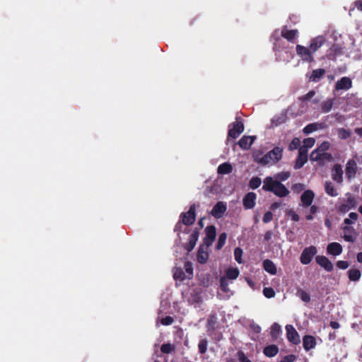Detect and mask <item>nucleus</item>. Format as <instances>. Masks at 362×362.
Returning a JSON list of instances; mask_svg holds the SVG:
<instances>
[{"instance_id":"f257e3e1","label":"nucleus","mask_w":362,"mask_h":362,"mask_svg":"<svg viewBox=\"0 0 362 362\" xmlns=\"http://www.w3.org/2000/svg\"><path fill=\"white\" fill-rule=\"evenodd\" d=\"M262 189L265 192H272L279 197H285L290 192L284 184L279 180H274L270 176L264 179Z\"/></svg>"},{"instance_id":"f03ea898","label":"nucleus","mask_w":362,"mask_h":362,"mask_svg":"<svg viewBox=\"0 0 362 362\" xmlns=\"http://www.w3.org/2000/svg\"><path fill=\"white\" fill-rule=\"evenodd\" d=\"M283 148L276 146L264 156L256 153L254 154V160L262 165L274 164L278 163L282 158Z\"/></svg>"},{"instance_id":"7ed1b4c3","label":"nucleus","mask_w":362,"mask_h":362,"mask_svg":"<svg viewBox=\"0 0 362 362\" xmlns=\"http://www.w3.org/2000/svg\"><path fill=\"white\" fill-rule=\"evenodd\" d=\"M230 126H232L231 128L229 129L228 132V139L232 138L233 139L238 138L245 129V127L243 124L241 118H236V121L233 122Z\"/></svg>"},{"instance_id":"20e7f679","label":"nucleus","mask_w":362,"mask_h":362,"mask_svg":"<svg viewBox=\"0 0 362 362\" xmlns=\"http://www.w3.org/2000/svg\"><path fill=\"white\" fill-rule=\"evenodd\" d=\"M317 252V250L315 246L311 245L310 247H305L303 250L300 257V261L301 264L304 265L310 264Z\"/></svg>"},{"instance_id":"39448f33","label":"nucleus","mask_w":362,"mask_h":362,"mask_svg":"<svg viewBox=\"0 0 362 362\" xmlns=\"http://www.w3.org/2000/svg\"><path fill=\"white\" fill-rule=\"evenodd\" d=\"M196 206L192 204L187 212L182 213L180 218H182V223L185 226L192 225L196 220Z\"/></svg>"},{"instance_id":"423d86ee","label":"nucleus","mask_w":362,"mask_h":362,"mask_svg":"<svg viewBox=\"0 0 362 362\" xmlns=\"http://www.w3.org/2000/svg\"><path fill=\"white\" fill-rule=\"evenodd\" d=\"M297 54L301 58L303 62L311 63L314 62L313 54L308 47H304L300 45H297L296 47Z\"/></svg>"},{"instance_id":"0eeeda50","label":"nucleus","mask_w":362,"mask_h":362,"mask_svg":"<svg viewBox=\"0 0 362 362\" xmlns=\"http://www.w3.org/2000/svg\"><path fill=\"white\" fill-rule=\"evenodd\" d=\"M227 210V204L225 202H218L211 211V215L218 219L223 217Z\"/></svg>"},{"instance_id":"6e6552de","label":"nucleus","mask_w":362,"mask_h":362,"mask_svg":"<svg viewBox=\"0 0 362 362\" xmlns=\"http://www.w3.org/2000/svg\"><path fill=\"white\" fill-rule=\"evenodd\" d=\"M206 236L204 238V243L209 247L214 243L216 236V228L214 225L206 226L205 228Z\"/></svg>"},{"instance_id":"1a4fd4ad","label":"nucleus","mask_w":362,"mask_h":362,"mask_svg":"<svg viewBox=\"0 0 362 362\" xmlns=\"http://www.w3.org/2000/svg\"><path fill=\"white\" fill-rule=\"evenodd\" d=\"M288 340L293 344H298L300 342V336L296 329L291 325L286 326Z\"/></svg>"},{"instance_id":"9d476101","label":"nucleus","mask_w":362,"mask_h":362,"mask_svg":"<svg viewBox=\"0 0 362 362\" xmlns=\"http://www.w3.org/2000/svg\"><path fill=\"white\" fill-rule=\"evenodd\" d=\"M257 195L255 192L247 193L243 199V205L245 209H252L256 204Z\"/></svg>"},{"instance_id":"9b49d317","label":"nucleus","mask_w":362,"mask_h":362,"mask_svg":"<svg viewBox=\"0 0 362 362\" xmlns=\"http://www.w3.org/2000/svg\"><path fill=\"white\" fill-rule=\"evenodd\" d=\"M316 263L322 267L325 270L329 272L333 270V264L332 262L324 255H317L315 257Z\"/></svg>"},{"instance_id":"f8f14e48","label":"nucleus","mask_w":362,"mask_h":362,"mask_svg":"<svg viewBox=\"0 0 362 362\" xmlns=\"http://www.w3.org/2000/svg\"><path fill=\"white\" fill-rule=\"evenodd\" d=\"M356 205V202L355 198L353 196L349 195L348 198L344 202V203L339 206L338 209L341 213H346L350 209H354Z\"/></svg>"},{"instance_id":"ddd939ff","label":"nucleus","mask_w":362,"mask_h":362,"mask_svg":"<svg viewBox=\"0 0 362 362\" xmlns=\"http://www.w3.org/2000/svg\"><path fill=\"white\" fill-rule=\"evenodd\" d=\"M357 172V163L353 160L350 159L346 164L345 174L349 180L355 177Z\"/></svg>"},{"instance_id":"4468645a","label":"nucleus","mask_w":362,"mask_h":362,"mask_svg":"<svg viewBox=\"0 0 362 362\" xmlns=\"http://www.w3.org/2000/svg\"><path fill=\"white\" fill-rule=\"evenodd\" d=\"M315 197L314 192L310 189L305 190L300 196L301 205L303 207L311 206Z\"/></svg>"},{"instance_id":"2eb2a0df","label":"nucleus","mask_w":362,"mask_h":362,"mask_svg":"<svg viewBox=\"0 0 362 362\" xmlns=\"http://www.w3.org/2000/svg\"><path fill=\"white\" fill-rule=\"evenodd\" d=\"M352 81L347 76H344L338 80L335 83V90H349L352 87Z\"/></svg>"},{"instance_id":"dca6fc26","label":"nucleus","mask_w":362,"mask_h":362,"mask_svg":"<svg viewBox=\"0 0 362 362\" xmlns=\"http://www.w3.org/2000/svg\"><path fill=\"white\" fill-rule=\"evenodd\" d=\"M325 42V37L322 35H319L316 37L313 38L310 40V43L308 47L311 53L313 54L315 52H316L318 50V49L320 48L323 45Z\"/></svg>"},{"instance_id":"f3484780","label":"nucleus","mask_w":362,"mask_h":362,"mask_svg":"<svg viewBox=\"0 0 362 362\" xmlns=\"http://www.w3.org/2000/svg\"><path fill=\"white\" fill-rule=\"evenodd\" d=\"M199 235V231L197 228L194 229L189 235L188 243L185 245V249L188 252L192 251L194 248Z\"/></svg>"},{"instance_id":"a211bd4d","label":"nucleus","mask_w":362,"mask_h":362,"mask_svg":"<svg viewBox=\"0 0 362 362\" xmlns=\"http://www.w3.org/2000/svg\"><path fill=\"white\" fill-rule=\"evenodd\" d=\"M343 250L342 246L337 242L328 244L327 247V252L328 255L338 256L341 254Z\"/></svg>"},{"instance_id":"6ab92c4d","label":"nucleus","mask_w":362,"mask_h":362,"mask_svg":"<svg viewBox=\"0 0 362 362\" xmlns=\"http://www.w3.org/2000/svg\"><path fill=\"white\" fill-rule=\"evenodd\" d=\"M332 178L337 183L343 181V170L340 164H335L332 168Z\"/></svg>"},{"instance_id":"aec40b11","label":"nucleus","mask_w":362,"mask_h":362,"mask_svg":"<svg viewBox=\"0 0 362 362\" xmlns=\"http://www.w3.org/2000/svg\"><path fill=\"white\" fill-rule=\"evenodd\" d=\"M189 304L200 303L203 301L202 292L200 289H194L188 297Z\"/></svg>"},{"instance_id":"412c9836","label":"nucleus","mask_w":362,"mask_h":362,"mask_svg":"<svg viewBox=\"0 0 362 362\" xmlns=\"http://www.w3.org/2000/svg\"><path fill=\"white\" fill-rule=\"evenodd\" d=\"M256 136H243L238 141V145L243 150H248L253 144Z\"/></svg>"},{"instance_id":"4be33fe9","label":"nucleus","mask_w":362,"mask_h":362,"mask_svg":"<svg viewBox=\"0 0 362 362\" xmlns=\"http://www.w3.org/2000/svg\"><path fill=\"white\" fill-rule=\"evenodd\" d=\"M303 346L305 351H310L316 346V339L312 335H305L303 338Z\"/></svg>"},{"instance_id":"5701e85b","label":"nucleus","mask_w":362,"mask_h":362,"mask_svg":"<svg viewBox=\"0 0 362 362\" xmlns=\"http://www.w3.org/2000/svg\"><path fill=\"white\" fill-rule=\"evenodd\" d=\"M298 33V30H288L285 26L281 30V36L286 39L288 42H293L296 37Z\"/></svg>"},{"instance_id":"b1692460","label":"nucleus","mask_w":362,"mask_h":362,"mask_svg":"<svg viewBox=\"0 0 362 362\" xmlns=\"http://www.w3.org/2000/svg\"><path fill=\"white\" fill-rule=\"evenodd\" d=\"M281 334V326L274 322L271 327L270 336L272 340L273 341H278V339L280 338Z\"/></svg>"},{"instance_id":"393cba45","label":"nucleus","mask_w":362,"mask_h":362,"mask_svg":"<svg viewBox=\"0 0 362 362\" xmlns=\"http://www.w3.org/2000/svg\"><path fill=\"white\" fill-rule=\"evenodd\" d=\"M325 127L324 123L314 122L306 125L303 129V132L306 134L313 133L318 129H322Z\"/></svg>"},{"instance_id":"a878e982","label":"nucleus","mask_w":362,"mask_h":362,"mask_svg":"<svg viewBox=\"0 0 362 362\" xmlns=\"http://www.w3.org/2000/svg\"><path fill=\"white\" fill-rule=\"evenodd\" d=\"M325 73L326 71L324 69H314L309 76V81L312 82H318L325 76Z\"/></svg>"},{"instance_id":"bb28decb","label":"nucleus","mask_w":362,"mask_h":362,"mask_svg":"<svg viewBox=\"0 0 362 362\" xmlns=\"http://www.w3.org/2000/svg\"><path fill=\"white\" fill-rule=\"evenodd\" d=\"M279 349V347L275 344H271L265 346L263 349V354L269 358H272L277 355Z\"/></svg>"},{"instance_id":"cd10ccee","label":"nucleus","mask_w":362,"mask_h":362,"mask_svg":"<svg viewBox=\"0 0 362 362\" xmlns=\"http://www.w3.org/2000/svg\"><path fill=\"white\" fill-rule=\"evenodd\" d=\"M264 269L272 275H275L277 272L275 264L270 259H265L263 262Z\"/></svg>"},{"instance_id":"c85d7f7f","label":"nucleus","mask_w":362,"mask_h":362,"mask_svg":"<svg viewBox=\"0 0 362 362\" xmlns=\"http://www.w3.org/2000/svg\"><path fill=\"white\" fill-rule=\"evenodd\" d=\"M233 167L229 163H223L218 167L217 173L220 175H227L232 172Z\"/></svg>"},{"instance_id":"c756f323","label":"nucleus","mask_w":362,"mask_h":362,"mask_svg":"<svg viewBox=\"0 0 362 362\" xmlns=\"http://www.w3.org/2000/svg\"><path fill=\"white\" fill-rule=\"evenodd\" d=\"M325 192L331 197H337L338 195L337 189H335V187L330 181L325 182Z\"/></svg>"},{"instance_id":"7c9ffc66","label":"nucleus","mask_w":362,"mask_h":362,"mask_svg":"<svg viewBox=\"0 0 362 362\" xmlns=\"http://www.w3.org/2000/svg\"><path fill=\"white\" fill-rule=\"evenodd\" d=\"M348 276L350 281H357L361 276V273L358 269H350L348 271Z\"/></svg>"},{"instance_id":"2f4dec72","label":"nucleus","mask_w":362,"mask_h":362,"mask_svg":"<svg viewBox=\"0 0 362 362\" xmlns=\"http://www.w3.org/2000/svg\"><path fill=\"white\" fill-rule=\"evenodd\" d=\"M334 101V98H332V99H327V100L323 101L321 103V111H322V112H323V113L329 112L332 110V108L333 107Z\"/></svg>"},{"instance_id":"473e14b6","label":"nucleus","mask_w":362,"mask_h":362,"mask_svg":"<svg viewBox=\"0 0 362 362\" xmlns=\"http://www.w3.org/2000/svg\"><path fill=\"white\" fill-rule=\"evenodd\" d=\"M197 262L200 264H205L209 258V253L199 247L197 252Z\"/></svg>"},{"instance_id":"72a5a7b5","label":"nucleus","mask_w":362,"mask_h":362,"mask_svg":"<svg viewBox=\"0 0 362 362\" xmlns=\"http://www.w3.org/2000/svg\"><path fill=\"white\" fill-rule=\"evenodd\" d=\"M333 160L332 155L327 152H321L320 160H318V165H324L327 162H331Z\"/></svg>"},{"instance_id":"f704fd0d","label":"nucleus","mask_w":362,"mask_h":362,"mask_svg":"<svg viewBox=\"0 0 362 362\" xmlns=\"http://www.w3.org/2000/svg\"><path fill=\"white\" fill-rule=\"evenodd\" d=\"M239 270L237 268H230L226 271V276L228 279H236L239 276Z\"/></svg>"},{"instance_id":"c9c22d12","label":"nucleus","mask_w":362,"mask_h":362,"mask_svg":"<svg viewBox=\"0 0 362 362\" xmlns=\"http://www.w3.org/2000/svg\"><path fill=\"white\" fill-rule=\"evenodd\" d=\"M307 161L308 157L298 155L294 164V169L298 170L301 168L307 163Z\"/></svg>"},{"instance_id":"e433bc0d","label":"nucleus","mask_w":362,"mask_h":362,"mask_svg":"<svg viewBox=\"0 0 362 362\" xmlns=\"http://www.w3.org/2000/svg\"><path fill=\"white\" fill-rule=\"evenodd\" d=\"M354 229L352 227H349V226H345L344 228V231L345 232V234L344 235V240H346V242H350V243H354L356 240V238L354 237L351 234H347L346 233L347 232H351L353 231Z\"/></svg>"},{"instance_id":"4c0bfd02","label":"nucleus","mask_w":362,"mask_h":362,"mask_svg":"<svg viewBox=\"0 0 362 362\" xmlns=\"http://www.w3.org/2000/svg\"><path fill=\"white\" fill-rule=\"evenodd\" d=\"M262 183V180L259 177H253L249 182V187L252 189H257Z\"/></svg>"},{"instance_id":"58836bf2","label":"nucleus","mask_w":362,"mask_h":362,"mask_svg":"<svg viewBox=\"0 0 362 362\" xmlns=\"http://www.w3.org/2000/svg\"><path fill=\"white\" fill-rule=\"evenodd\" d=\"M297 294L303 302L309 303L310 301V294L304 290L299 288L297 291Z\"/></svg>"},{"instance_id":"ea45409f","label":"nucleus","mask_w":362,"mask_h":362,"mask_svg":"<svg viewBox=\"0 0 362 362\" xmlns=\"http://www.w3.org/2000/svg\"><path fill=\"white\" fill-rule=\"evenodd\" d=\"M338 136L341 139H346L350 137L351 132L344 128H339L337 129Z\"/></svg>"},{"instance_id":"a19ab883","label":"nucleus","mask_w":362,"mask_h":362,"mask_svg":"<svg viewBox=\"0 0 362 362\" xmlns=\"http://www.w3.org/2000/svg\"><path fill=\"white\" fill-rule=\"evenodd\" d=\"M226 238L227 235L226 233H222L219 235L218 243L216 246L217 250H221L223 247L226 243Z\"/></svg>"},{"instance_id":"79ce46f5","label":"nucleus","mask_w":362,"mask_h":362,"mask_svg":"<svg viewBox=\"0 0 362 362\" xmlns=\"http://www.w3.org/2000/svg\"><path fill=\"white\" fill-rule=\"evenodd\" d=\"M208 341L206 339H201L198 344L199 352L204 354L207 350Z\"/></svg>"},{"instance_id":"37998d69","label":"nucleus","mask_w":362,"mask_h":362,"mask_svg":"<svg viewBox=\"0 0 362 362\" xmlns=\"http://www.w3.org/2000/svg\"><path fill=\"white\" fill-rule=\"evenodd\" d=\"M185 272L187 274V276L188 279H191L193 276V267L192 264L189 262H186L185 263Z\"/></svg>"},{"instance_id":"c03bdc74","label":"nucleus","mask_w":362,"mask_h":362,"mask_svg":"<svg viewBox=\"0 0 362 362\" xmlns=\"http://www.w3.org/2000/svg\"><path fill=\"white\" fill-rule=\"evenodd\" d=\"M174 350V346L171 344H163L160 347V351L163 354H170Z\"/></svg>"},{"instance_id":"a18cd8bd","label":"nucleus","mask_w":362,"mask_h":362,"mask_svg":"<svg viewBox=\"0 0 362 362\" xmlns=\"http://www.w3.org/2000/svg\"><path fill=\"white\" fill-rule=\"evenodd\" d=\"M220 287L221 289L224 292H228L229 291L228 279H226L225 276H223L220 279Z\"/></svg>"},{"instance_id":"49530a36","label":"nucleus","mask_w":362,"mask_h":362,"mask_svg":"<svg viewBox=\"0 0 362 362\" xmlns=\"http://www.w3.org/2000/svg\"><path fill=\"white\" fill-rule=\"evenodd\" d=\"M263 294L267 298H271L274 297L275 291L271 287H265L263 288Z\"/></svg>"},{"instance_id":"de8ad7c7","label":"nucleus","mask_w":362,"mask_h":362,"mask_svg":"<svg viewBox=\"0 0 362 362\" xmlns=\"http://www.w3.org/2000/svg\"><path fill=\"white\" fill-rule=\"evenodd\" d=\"M310 214H307L305 216V218L308 221H311L313 219V215L317 214V211H318V207L315 205H312V206H310Z\"/></svg>"},{"instance_id":"09e8293b","label":"nucleus","mask_w":362,"mask_h":362,"mask_svg":"<svg viewBox=\"0 0 362 362\" xmlns=\"http://www.w3.org/2000/svg\"><path fill=\"white\" fill-rule=\"evenodd\" d=\"M321 152L319 151L317 148L312 151L310 156V159L312 161H317L320 160Z\"/></svg>"},{"instance_id":"8fccbe9b","label":"nucleus","mask_w":362,"mask_h":362,"mask_svg":"<svg viewBox=\"0 0 362 362\" xmlns=\"http://www.w3.org/2000/svg\"><path fill=\"white\" fill-rule=\"evenodd\" d=\"M300 141L298 138H294L289 144V150L293 151L299 148Z\"/></svg>"},{"instance_id":"3c124183","label":"nucleus","mask_w":362,"mask_h":362,"mask_svg":"<svg viewBox=\"0 0 362 362\" xmlns=\"http://www.w3.org/2000/svg\"><path fill=\"white\" fill-rule=\"evenodd\" d=\"M242 255H243L242 249L240 247H236L234 250L235 259L240 264L243 262Z\"/></svg>"},{"instance_id":"603ef678","label":"nucleus","mask_w":362,"mask_h":362,"mask_svg":"<svg viewBox=\"0 0 362 362\" xmlns=\"http://www.w3.org/2000/svg\"><path fill=\"white\" fill-rule=\"evenodd\" d=\"M174 278L175 279H179L180 281H184L186 279H188L185 273L182 271V269H179L174 274Z\"/></svg>"},{"instance_id":"864d4df0","label":"nucleus","mask_w":362,"mask_h":362,"mask_svg":"<svg viewBox=\"0 0 362 362\" xmlns=\"http://www.w3.org/2000/svg\"><path fill=\"white\" fill-rule=\"evenodd\" d=\"M290 177V173L288 172H281L276 175V180H279V182L285 181Z\"/></svg>"},{"instance_id":"5fc2aeb1","label":"nucleus","mask_w":362,"mask_h":362,"mask_svg":"<svg viewBox=\"0 0 362 362\" xmlns=\"http://www.w3.org/2000/svg\"><path fill=\"white\" fill-rule=\"evenodd\" d=\"M315 140L314 138H307L303 140V146L306 148H312L315 144Z\"/></svg>"},{"instance_id":"6e6d98bb","label":"nucleus","mask_w":362,"mask_h":362,"mask_svg":"<svg viewBox=\"0 0 362 362\" xmlns=\"http://www.w3.org/2000/svg\"><path fill=\"white\" fill-rule=\"evenodd\" d=\"M173 322H174V319L171 316H166L160 320V323L165 326L170 325Z\"/></svg>"},{"instance_id":"4d7b16f0","label":"nucleus","mask_w":362,"mask_h":362,"mask_svg":"<svg viewBox=\"0 0 362 362\" xmlns=\"http://www.w3.org/2000/svg\"><path fill=\"white\" fill-rule=\"evenodd\" d=\"M330 147L329 141H323L320 146L317 148L320 152H326Z\"/></svg>"},{"instance_id":"13d9d810","label":"nucleus","mask_w":362,"mask_h":362,"mask_svg":"<svg viewBox=\"0 0 362 362\" xmlns=\"http://www.w3.org/2000/svg\"><path fill=\"white\" fill-rule=\"evenodd\" d=\"M315 95V91L313 90H310L307 94L303 95L300 99L302 101H308Z\"/></svg>"},{"instance_id":"bf43d9fd","label":"nucleus","mask_w":362,"mask_h":362,"mask_svg":"<svg viewBox=\"0 0 362 362\" xmlns=\"http://www.w3.org/2000/svg\"><path fill=\"white\" fill-rule=\"evenodd\" d=\"M272 219H273L272 213L271 211H267L263 216L262 221L264 223H267L272 221Z\"/></svg>"},{"instance_id":"052dcab7","label":"nucleus","mask_w":362,"mask_h":362,"mask_svg":"<svg viewBox=\"0 0 362 362\" xmlns=\"http://www.w3.org/2000/svg\"><path fill=\"white\" fill-rule=\"evenodd\" d=\"M337 267L341 269H346L349 267V263L347 261L339 260L337 262Z\"/></svg>"},{"instance_id":"680f3d73","label":"nucleus","mask_w":362,"mask_h":362,"mask_svg":"<svg viewBox=\"0 0 362 362\" xmlns=\"http://www.w3.org/2000/svg\"><path fill=\"white\" fill-rule=\"evenodd\" d=\"M281 360L284 362H293L296 360V356L294 354H288L285 356Z\"/></svg>"},{"instance_id":"e2e57ef3","label":"nucleus","mask_w":362,"mask_h":362,"mask_svg":"<svg viewBox=\"0 0 362 362\" xmlns=\"http://www.w3.org/2000/svg\"><path fill=\"white\" fill-rule=\"evenodd\" d=\"M238 360L240 362H252L243 351H238Z\"/></svg>"},{"instance_id":"0e129e2a","label":"nucleus","mask_w":362,"mask_h":362,"mask_svg":"<svg viewBox=\"0 0 362 362\" xmlns=\"http://www.w3.org/2000/svg\"><path fill=\"white\" fill-rule=\"evenodd\" d=\"M288 216L291 217V220L298 222L300 220V217L298 214H296L294 211L291 210L288 212Z\"/></svg>"},{"instance_id":"69168bd1","label":"nucleus","mask_w":362,"mask_h":362,"mask_svg":"<svg viewBox=\"0 0 362 362\" xmlns=\"http://www.w3.org/2000/svg\"><path fill=\"white\" fill-rule=\"evenodd\" d=\"M298 155L308 157V148H306V147L304 146H300L298 148Z\"/></svg>"},{"instance_id":"338daca9","label":"nucleus","mask_w":362,"mask_h":362,"mask_svg":"<svg viewBox=\"0 0 362 362\" xmlns=\"http://www.w3.org/2000/svg\"><path fill=\"white\" fill-rule=\"evenodd\" d=\"M281 203L280 202H275L271 204L270 209L272 211H275L276 209L279 208L281 206Z\"/></svg>"},{"instance_id":"774afa93","label":"nucleus","mask_w":362,"mask_h":362,"mask_svg":"<svg viewBox=\"0 0 362 362\" xmlns=\"http://www.w3.org/2000/svg\"><path fill=\"white\" fill-rule=\"evenodd\" d=\"M355 6L357 8L358 10L362 11V0H357L354 2Z\"/></svg>"}]
</instances>
